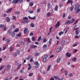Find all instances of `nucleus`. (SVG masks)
<instances>
[{
  "instance_id": "obj_18",
  "label": "nucleus",
  "mask_w": 80,
  "mask_h": 80,
  "mask_svg": "<svg viewBox=\"0 0 80 80\" xmlns=\"http://www.w3.org/2000/svg\"><path fill=\"white\" fill-rule=\"evenodd\" d=\"M26 40L27 42L28 43H30V38H26Z\"/></svg>"
},
{
  "instance_id": "obj_13",
  "label": "nucleus",
  "mask_w": 80,
  "mask_h": 80,
  "mask_svg": "<svg viewBox=\"0 0 80 80\" xmlns=\"http://www.w3.org/2000/svg\"><path fill=\"white\" fill-rule=\"evenodd\" d=\"M61 47H58L57 48V49L56 50V52H60L61 51Z\"/></svg>"
},
{
  "instance_id": "obj_16",
  "label": "nucleus",
  "mask_w": 80,
  "mask_h": 80,
  "mask_svg": "<svg viewBox=\"0 0 80 80\" xmlns=\"http://www.w3.org/2000/svg\"><path fill=\"white\" fill-rule=\"evenodd\" d=\"M61 58H58L56 61L57 63H60V61H61Z\"/></svg>"
},
{
  "instance_id": "obj_60",
  "label": "nucleus",
  "mask_w": 80,
  "mask_h": 80,
  "mask_svg": "<svg viewBox=\"0 0 80 80\" xmlns=\"http://www.w3.org/2000/svg\"><path fill=\"white\" fill-rule=\"evenodd\" d=\"M30 56H28L26 58V60H28L30 59Z\"/></svg>"
},
{
  "instance_id": "obj_27",
  "label": "nucleus",
  "mask_w": 80,
  "mask_h": 80,
  "mask_svg": "<svg viewBox=\"0 0 80 80\" xmlns=\"http://www.w3.org/2000/svg\"><path fill=\"white\" fill-rule=\"evenodd\" d=\"M41 39H42V37L39 36L38 38L37 41L39 42V41H40V40H41Z\"/></svg>"
},
{
  "instance_id": "obj_25",
  "label": "nucleus",
  "mask_w": 80,
  "mask_h": 80,
  "mask_svg": "<svg viewBox=\"0 0 80 80\" xmlns=\"http://www.w3.org/2000/svg\"><path fill=\"white\" fill-rule=\"evenodd\" d=\"M13 56L15 57H17V52H14L13 54Z\"/></svg>"
},
{
  "instance_id": "obj_8",
  "label": "nucleus",
  "mask_w": 80,
  "mask_h": 80,
  "mask_svg": "<svg viewBox=\"0 0 80 80\" xmlns=\"http://www.w3.org/2000/svg\"><path fill=\"white\" fill-rule=\"evenodd\" d=\"M28 31V28H26L24 30L23 33L24 34H26L27 33V32Z\"/></svg>"
},
{
  "instance_id": "obj_5",
  "label": "nucleus",
  "mask_w": 80,
  "mask_h": 80,
  "mask_svg": "<svg viewBox=\"0 0 80 80\" xmlns=\"http://www.w3.org/2000/svg\"><path fill=\"white\" fill-rule=\"evenodd\" d=\"M73 1L72 0H68L67 3H71V5H73Z\"/></svg>"
},
{
  "instance_id": "obj_46",
  "label": "nucleus",
  "mask_w": 80,
  "mask_h": 80,
  "mask_svg": "<svg viewBox=\"0 0 80 80\" xmlns=\"http://www.w3.org/2000/svg\"><path fill=\"white\" fill-rule=\"evenodd\" d=\"M33 75V73H31L29 74L28 76L29 77H31V76H32Z\"/></svg>"
},
{
  "instance_id": "obj_52",
  "label": "nucleus",
  "mask_w": 80,
  "mask_h": 80,
  "mask_svg": "<svg viewBox=\"0 0 80 80\" xmlns=\"http://www.w3.org/2000/svg\"><path fill=\"white\" fill-rule=\"evenodd\" d=\"M51 14V13L50 12H48L47 13V16L49 17V16H50V15Z\"/></svg>"
},
{
  "instance_id": "obj_19",
  "label": "nucleus",
  "mask_w": 80,
  "mask_h": 80,
  "mask_svg": "<svg viewBox=\"0 0 80 80\" xmlns=\"http://www.w3.org/2000/svg\"><path fill=\"white\" fill-rule=\"evenodd\" d=\"M43 49H46L47 48V46L46 44H44L42 47Z\"/></svg>"
},
{
  "instance_id": "obj_26",
  "label": "nucleus",
  "mask_w": 80,
  "mask_h": 80,
  "mask_svg": "<svg viewBox=\"0 0 80 80\" xmlns=\"http://www.w3.org/2000/svg\"><path fill=\"white\" fill-rule=\"evenodd\" d=\"M50 68H51V65H49L47 68V72H48L49 70H50Z\"/></svg>"
},
{
  "instance_id": "obj_56",
  "label": "nucleus",
  "mask_w": 80,
  "mask_h": 80,
  "mask_svg": "<svg viewBox=\"0 0 80 80\" xmlns=\"http://www.w3.org/2000/svg\"><path fill=\"white\" fill-rule=\"evenodd\" d=\"M33 57H32L30 60V62H33Z\"/></svg>"
},
{
  "instance_id": "obj_10",
  "label": "nucleus",
  "mask_w": 80,
  "mask_h": 80,
  "mask_svg": "<svg viewBox=\"0 0 80 80\" xmlns=\"http://www.w3.org/2000/svg\"><path fill=\"white\" fill-rule=\"evenodd\" d=\"M66 55L67 57H70L72 56V54L67 52L66 53Z\"/></svg>"
},
{
  "instance_id": "obj_63",
  "label": "nucleus",
  "mask_w": 80,
  "mask_h": 80,
  "mask_svg": "<svg viewBox=\"0 0 80 80\" xmlns=\"http://www.w3.org/2000/svg\"><path fill=\"white\" fill-rule=\"evenodd\" d=\"M9 51H10V52L12 51V47L10 48H9Z\"/></svg>"
},
{
  "instance_id": "obj_21",
  "label": "nucleus",
  "mask_w": 80,
  "mask_h": 80,
  "mask_svg": "<svg viewBox=\"0 0 80 80\" xmlns=\"http://www.w3.org/2000/svg\"><path fill=\"white\" fill-rule=\"evenodd\" d=\"M18 31H19V29L18 28H17L13 31V32L14 33H15V32H18Z\"/></svg>"
},
{
  "instance_id": "obj_49",
  "label": "nucleus",
  "mask_w": 80,
  "mask_h": 80,
  "mask_svg": "<svg viewBox=\"0 0 80 80\" xmlns=\"http://www.w3.org/2000/svg\"><path fill=\"white\" fill-rule=\"evenodd\" d=\"M4 68V66H1L0 68V70H2L3 68Z\"/></svg>"
},
{
  "instance_id": "obj_15",
  "label": "nucleus",
  "mask_w": 80,
  "mask_h": 80,
  "mask_svg": "<svg viewBox=\"0 0 80 80\" xmlns=\"http://www.w3.org/2000/svg\"><path fill=\"white\" fill-rule=\"evenodd\" d=\"M34 64L35 65H36L37 67H38V66H39V63H38V62L37 61L35 62Z\"/></svg>"
},
{
  "instance_id": "obj_34",
  "label": "nucleus",
  "mask_w": 80,
  "mask_h": 80,
  "mask_svg": "<svg viewBox=\"0 0 80 80\" xmlns=\"http://www.w3.org/2000/svg\"><path fill=\"white\" fill-rule=\"evenodd\" d=\"M54 10L55 11H57L58 10V6L57 5H56L55 6Z\"/></svg>"
},
{
  "instance_id": "obj_24",
  "label": "nucleus",
  "mask_w": 80,
  "mask_h": 80,
  "mask_svg": "<svg viewBox=\"0 0 80 80\" xmlns=\"http://www.w3.org/2000/svg\"><path fill=\"white\" fill-rule=\"evenodd\" d=\"M17 37H20L22 36V34L21 33H19L17 34Z\"/></svg>"
},
{
  "instance_id": "obj_53",
  "label": "nucleus",
  "mask_w": 80,
  "mask_h": 80,
  "mask_svg": "<svg viewBox=\"0 0 80 80\" xmlns=\"http://www.w3.org/2000/svg\"><path fill=\"white\" fill-rule=\"evenodd\" d=\"M33 36V32H30V34H29V36Z\"/></svg>"
},
{
  "instance_id": "obj_59",
  "label": "nucleus",
  "mask_w": 80,
  "mask_h": 80,
  "mask_svg": "<svg viewBox=\"0 0 80 80\" xmlns=\"http://www.w3.org/2000/svg\"><path fill=\"white\" fill-rule=\"evenodd\" d=\"M76 52H78V50L77 49H74V51H73V53H76Z\"/></svg>"
},
{
  "instance_id": "obj_3",
  "label": "nucleus",
  "mask_w": 80,
  "mask_h": 80,
  "mask_svg": "<svg viewBox=\"0 0 80 80\" xmlns=\"http://www.w3.org/2000/svg\"><path fill=\"white\" fill-rule=\"evenodd\" d=\"M73 20H72V21H67L66 22H65V24H70V23H73Z\"/></svg>"
},
{
  "instance_id": "obj_64",
  "label": "nucleus",
  "mask_w": 80,
  "mask_h": 80,
  "mask_svg": "<svg viewBox=\"0 0 80 80\" xmlns=\"http://www.w3.org/2000/svg\"><path fill=\"white\" fill-rule=\"evenodd\" d=\"M38 80H42V79H41V78L40 77H38Z\"/></svg>"
},
{
  "instance_id": "obj_55",
  "label": "nucleus",
  "mask_w": 80,
  "mask_h": 80,
  "mask_svg": "<svg viewBox=\"0 0 80 80\" xmlns=\"http://www.w3.org/2000/svg\"><path fill=\"white\" fill-rule=\"evenodd\" d=\"M23 20H28V18L27 17H24L23 18Z\"/></svg>"
},
{
  "instance_id": "obj_4",
  "label": "nucleus",
  "mask_w": 80,
  "mask_h": 80,
  "mask_svg": "<svg viewBox=\"0 0 80 80\" xmlns=\"http://www.w3.org/2000/svg\"><path fill=\"white\" fill-rule=\"evenodd\" d=\"M60 22L58 21L55 26V28H57V27H59V26H60Z\"/></svg>"
},
{
  "instance_id": "obj_41",
  "label": "nucleus",
  "mask_w": 80,
  "mask_h": 80,
  "mask_svg": "<svg viewBox=\"0 0 80 80\" xmlns=\"http://www.w3.org/2000/svg\"><path fill=\"white\" fill-rule=\"evenodd\" d=\"M7 28L6 26H4L3 28L4 31H6V30H7Z\"/></svg>"
},
{
  "instance_id": "obj_12",
  "label": "nucleus",
  "mask_w": 80,
  "mask_h": 80,
  "mask_svg": "<svg viewBox=\"0 0 80 80\" xmlns=\"http://www.w3.org/2000/svg\"><path fill=\"white\" fill-rule=\"evenodd\" d=\"M28 65L29 67L28 68V71L30 70L31 68H32V66H31V65L30 63L28 64Z\"/></svg>"
},
{
  "instance_id": "obj_6",
  "label": "nucleus",
  "mask_w": 80,
  "mask_h": 80,
  "mask_svg": "<svg viewBox=\"0 0 80 80\" xmlns=\"http://www.w3.org/2000/svg\"><path fill=\"white\" fill-rule=\"evenodd\" d=\"M37 46L34 45H32L30 46V48H32V49L36 48H37Z\"/></svg>"
},
{
  "instance_id": "obj_51",
  "label": "nucleus",
  "mask_w": 80,
  "mask_h": 80,
  "mask_svg": "<svg viewBox=\"0 0 80 80\" xmlns=\"http://www.w3.org/2000/svg\"><path fill=\"white\" fill-rule=\"evenodd\" d=\"M35 37H32V41H35Z\"/></svg>"
},
{
  "instance_id": "obj_44",
  "label": "nucleus",
  "mask_w": 80,
  "mask_h": 80,
  "mask_svg": "<svg viewBox=\"0 0 80 80\" xmlns=\"http://www.w3.org/2000/svg\"><path fill=\"white\" fill-rule=\"evenodd\" d=\"M40 10H41V9L38 8L37 10V13H39V12H40Z\"/></svg>"
},
{
  "instance_id": "obj_61",
  "label": "nucleus",
  "mask_w": 80,
  "mask_h": 80,
  "mask_svg": "<svg viewBox=\"0 0 80 80\" xmlns=\"http://www.w3.org/2000/svg\"><path fill=\"white\" fill-rule=\"evenodd\" d=\"M74 7H71V8H70V10H71V11H73V8H74Z\"/></svg>"
},
{
  "instance_id": "obj_14",
  "label": "nucleus",
  "mask_w": 80,
  "mask_h": 80,
  "mask_svg": "<svg viewBox=\"0 0 80 80\" xmlns=\"http://www.w3.org/2000/svg\"><path fill=\"white\" fill-rule=\"evenodd\" d=\"M48 8H51V4L50 2L48 3Z\"/></svg>"
},
{
  "instance_id": "obj_43",
  "label": "nucleus",
  "mask_w": 80,
  "mask_h": 80,
  "mask_svg": "<svg viewBox=\"0 0 80 80\" xmlns=\"http://www.w3.org/2000/svg\"><path fill=\"white\" fill-rule=\"evenodd\" d=\"M7 14H3V15L2 16V17H7Z\"/></svg>"
},
{
  "instance_id": "obj_31",
  "label": "nucleus",
  "mask_w": 80,
  "mask_h": 80,
  "mask_svg": "<svg viewBox=\"0 0 80 80\" xmlns=\"http://www.w3.org/2000/svg\"><path fill=\"white\" fill-rule=\"evenodd\" d=\"M47 38H45L43 39V43H45V42H47Z\"/></svg>"
},
{
  "instance_id": "obj_54",
  "label": "nucleus",
  "mask_w": 80,
  "mask_h": 80,
  "mask_svg": "<svg viewBox=\"0 0 80 80\" xmlns=\"http://www.w3.org/2000/svg\"><path fill=\"white\" fill-rule=\"evenodd\" d=\"M17 54L18 55H19L20 54V51L19 50L18 51H17Z\"/></svg>"
},
{
  "instance_id": "obj_57",
  "label": "nucleus",
  "mask_w": 80,
  "mask_h": 80,
  "mask_svg": "<svg viewBox=\"0 0 80 80\" xmlns=\"http://www.w3.org/2000/svg\"><path fill=\"white\" fill-rule=\"evenodd\" d=\"M7 46H5L2 49L3 50H5L6 48H7Z\"/></svg>"
},
{
  "instance_id": "obj_58",
  "label": "nucleus",
  "mask_w": 80,
  "mask_h": 80,
  "mask_svg": "<svg viewBox=\"0 0 80 80\" xmlns=\"http://www.w3.org/2000/svg\"><path fill=\"white\" fill-rule=\"evenodd\" d=\"M71 18H72V17H71L70 16H69L68 17V20H70L71 19Z\"/></svg>"
},
{
  "instance_id": "obj_33",
  "label": "nucleus",
  "mask_w": 80,
  "mask_h": 80,
  "mask_svg": "<svg viewBox=\"0 0 80 80\" xmlns=\"http://www.w3.org/2000/svg\"><path fill=\"white\" fill-rule=\"evenodd\" d=\"M12 20H17V18H16V17H15V16H12Z\"/></svg>"
},
{
  "instance_id": "obj_23",
  "label": "nucleus",
  "mask_w": 80,
  "mask_h": 80,
  "mask_svg": "<svg viewBox=\"0 0 80 80\" xmlns=\"http://www.w3.org/2000/svg\"><path fill=\"white\" fill-rule=\"evenodd\" d=\"M7 70H10V68H11V66L10 65V64H8L7 66Z\"/></svg>"
},
{
  "instance_id": "obj_36",
  "label": "nucleus",
  "mask_w": 80,
  "mask_h": 80,
  "mask_svg": "<svg viewBox=\"0 0 80 80\" xmlns=\"http://www.w3.org/2000/svg\"><path fill=\"white\" fill-rule=\"evenodd\" d=\"M6 43H7V44H8V43H10V40H9V39H7V40H6Z\"/></svg>"
},
{
  "instance_id": "obj_62",
  "label": "nucleus",
  "mask_w": 80,
  "mask_h": 80,
  "mask_svg": "<svg viewBox=\"0 0 80 80\" xmlns=\"http://www.w3.org/2000/svg\"><path fill=\"white\" fill-rule=\"evenodd\" d=\"M48 57V55H45L44 56V58H47Z\"/></svg>"
},
{
  "instance_id": "obj_11",
  "label": "nucleus",
  "mask_w": 80,
  "mask_h": 80,
  "mask_svg": "<svg viewBox=\"0 0 80 80\" xmlns=\"http://www.w3.org/2000/svg\"><path fill=\"white\" fill-rule=\"evenodd\" d=\"M53 77L55 80H60V77H57V76L55 75L53 76Z\"/></svg>"
},
{
  "instance_id": "obj_39",
  "label": "nucleus",
  "mask_w": 80,
  "mask_h": 80,
  "mask_svg": "<svg viewBox=\"0 0 80 80\" xmlns=\"http://www.w3.org/2000/svg\"><path fill=\"white\" fill-rule=\"evenodd\" d=\"M4 24H0V28H2L3 27H4Z\"/></svg>"
},
{
  "instance_id": "obj_50",
  "label": "nucleus",
  "mask_w": 80,
  "mask_h": 80,
  "mask_svg": "<svg viewBox=\"0 0 80 80\" xmlns=\"http://www.w3.org/2000/svg\"><path fill=\"white\" fill-rule=\"evenodd\" d=\"M16 13L17 15H20V12L18 11H16Z\"/></svg>"
},
{
  "instance_id": "obj_40",
  "label": "nucleus",
  "mask_w": 80,
  "mask_h": 80,
  "mask_svg": "<svg viewBox=\"0 0 80 80\" xmlns=\"http://www.w3.org/2000/svg\"><path fill=\"white\" fill-rule=\"evenodd\" d=\"M30 6L31 7H32L33 5V2H31L29 4Z\"/></svg>"
},
{
  "instance_id": "obj_1",
  "label": "nucleus",
  "mask_w": 80,
  "mask_h": 80,
  "mask_svg": "<svg viewBox=\"0 0 80 80\" xmlns=\"http://www.w3.org/2000/svg\"><path fill=\"white\" fill-rule=\"evenodd\" d=\"M75 10H77L76 11V13H78L80 11V4L78 3H77L74 8Z\"/></svg>"
},
{
  "instance_id": "obj_17",
  "label": "nucleus",
  "mask_w": 80,
  "mask_h": 80,
  "mask_svg": "<svg viewBox=\"0 0 80 80\" xmlns=\"http://www.w3.org/2000/svg\"><path fill=\"white\" fill-rule=\"evenodd\" d=\"M72 62H76V60H77V58H73L72 59Z\"/></svg>"
},
{
  "instance_id": "obj_35",
  "label": "nucleus",
  "mask_w": 80,
  "mask_h": 80,
  "mask_svg": "<svg viewBox=\"0 0 80 80\" xmlns=\"http://www.w3.org/2000/svg\"><path fill=\"white\" fill-rule=\"evenodd\" d=\"M52 38H51L49 41V44L50 45H51V44H52Z\"/></svg>"
},
{
  "instance_id": "obj_32",
  "label": "nucleus",
  "mask_w": 80,
  "mask_h": 80,
  "mask_svg": "<svg viewBox=\"0 0 80 80\" xmlns=\"http://www.w3.org/2000/svg\"><path fill=\"white\" fill-rule=\"evenodd\" d=\"M64 72H65V75L67 76V75H68V71L65 70V71H64Z\"/></svg>"
},
{
  "instance_id": "obj_7",
  "label": "nucleus",
  "mask_w": 80,
  "mask_h": 80,
  "mask_svg": "<svg viewBox=\"0 0 80 80\" xmlns=\"http://www.w3.org/2000/svg\"><path fill=\"white\" fill-rule=\"evenodd\" d=\"M18 0H13V1H12L11 3H18Z\"/></svg>"
},
{
  "instance_id": "obj_29",
  "label": "nucleus",
  "mask_w": 80,
  "mask_h": 80,
  "mask_svg": "<svg viewBox=\"0 0 80 80\" xmlns=\"http://www.w3.org/2000/svg\"><path fill=\"white\" fill-rule=\"evenodd\" d=\"M28 12L29 13H33V10H30L28 11Z\"/></svg>"
},
{
  "instance_id": "obj_9",
  "label": "nucleus",
  "mask_w": 80,
  "mask_h": 80,
  "mask_svg": "<svg viewBox=\"0 0 80 80\" xmlns=\"http://www.w3.org/2000/svg\"><path fill=\"white\" fill-rule=\"evenodd\" d=\"M28 18H29V19H31V20H35L36 19V17L35 16H34L33 17H31L30 16H29L28 17Z\"/></svg>"
},
{
  "instance_id": "obj_37",
  "label": "nucleus",
  "mask_w": 80,
  "mask_h": 80,
  "mask_svg": "<svg viewBox=\"0 0 80 80\" xmlns=\"http://www.w3.org/2000/svg\"><path fill=\"white\" fill-rule=\"evenodd\" d=\"M52 28H53V27H51V28H50L49 30V33H52Z\"/></svg>"
},
{
  "instance_id": "obj_30",
  "label": "nucleus",
  "mask_w": 80,
  "mask_h": 80,
  "mask_svg": "<svg viewBox=\"0 0 80 80\" xmlns=\"http://www.w3.org/2000/svg\"><path fill=\"white\" fill-rule=\"evenodd\" d=\"M12 10V8H10L9 9H8L7 11V12H11Z\"/></svg>"
},
{
  "instance_id": "obj_38",
  "label": "nucleus",
  "mask_w": 80,
  "mask_h": 80,
  "mask_svg": "<svg viewBox=\"0 0 80 80\" xmlns=\"http://www.w3.org/2000/svg\"><path fill=\"white\" fill-rule=\"evenodd\" d=\"M23 23H28V20H24V22Z\"/></svg>"
},
{
  "instance_id": "obj_2",
  "label": "nucleus",
  "mask_w": 80,
  "mask_h": 80,
  "mask_svg": "<svg viewBox=\"0 0 80 80\" xmlns=\"http://www.w3.org/2000/svg\"><path fill=\"white\" fill-rule=\"evenodd\" d=\"M79 28H77L74 29V30H76L75 31V33L77 35H78V34H79V30H78Z\"/></svg>"
},
{
  "instance_id": "obj_42",
  "label": "nucleus",
  "mask_w": 80,
  "mask_h": 80,
  "mask_svg": "<svg viewBox=\"0 0 80 80\" xmlns=\"http://www.w3.org/2000/svg\"><path fill=\"white\" fill-rule=\"evenodd\" d=\"M63 32L62 31H61L59 32V35H60V36L61 35H62V34H63Z\"/></svg>"
},
{
  "instance_id": "obj_48",
  "label": "nucleus",
  "mask_w": 80,
  "mask_h": 80,
  "mask_svg": "<svg viewBox=\"0 0 80 80\" xmlns=\"http://www.w3.org/2000/svg\"><path fill=\"white\" fill-rule=\"evenodd\" d=\"M46 61H47V59H46V58H43V61L44 62H45Z\"/></svg>"
},
{
  "instance_id": "obj_20",
  "label": "nucleus",
  "mask_w": 80,
  "mask_h": 80,
  "mask_svg": "<svg viewBox=\"0 0 80 80\" xmlns=\"http://www.w3.org/2000/svg\"><path fill=\"white\" fill-rule=\"evenodd\" d=\"M11 35L12 37H15V34L14 32H11Z\"/></svg>"
},
{
  "instance_id": "obj_45",
  "label": "nucleus",
  "mask_w": 80,
  "mask_h": 80,
  "mask_svg": "<svg viewBox=\"0 0 80 80\" xmlns=\"http://www.w3.org/2000/svg\"><path fill=\"white\" fill-rule=\"evenodd\" d=\"M6 20H10V19L8 17H7L5 18Z\"/></svg>"
},
{
  "instance_id": "obj_22",
  "label": "nucleus",
  "mask_w": 80,
  "mask_h": 80,
  "mask_svg": "<svg viewBox=\"0 0 80 80\" xmlns=\"http://www.w3.org/2000/svg\"><path fill=\"white\" fill-rule=\"evenodd\" d=\"M61 43L62 45H63L65 44V40H63L62 42H61Z\"/></svg>"
},
{
  "instance_id": "obj_47",
  "label": "nucleus",
  "mask_w": 80,
  "mask_h": 80,
  "mask_svg": "<svg viewBox=\"0 0 80 80\" xmlns=\"http://www.w3.org/2000/svg\"><path fill=\"white\" fill-rule=\"evenodd\" d=\"M79 38V36H78L77 35V36L76 35H74V38H75L77 39V38Z\"/></svg>"
},
{
  "instance_id": "obj_28",
  "label": "nucleus",
  "mask_w": 80,
  "mask_h": 80,
  "mask_svg": "<svg viewBox=\"0 0 80 80\" xmlns=\"http://www.w3.org/2000/svg\"><path fill=\"white\" fill-rule=\"evenodd\" d=\"M30 26L31 27H32V28H33V27H35V24H33V23H32L30 24Z\"/></svg>"
}]
</instances>
